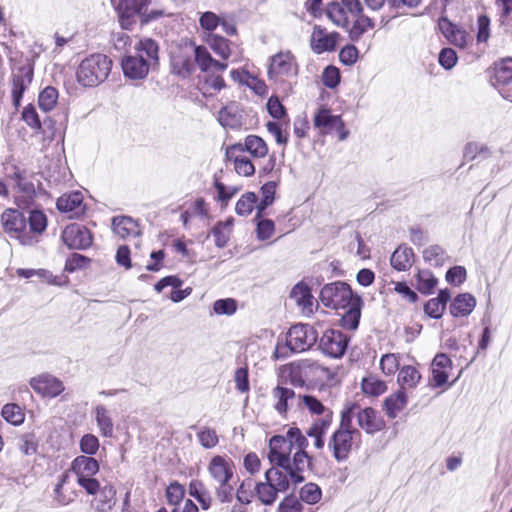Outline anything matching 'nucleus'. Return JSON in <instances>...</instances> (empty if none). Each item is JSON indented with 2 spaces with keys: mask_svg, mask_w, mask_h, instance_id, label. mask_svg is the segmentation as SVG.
I'll use <instances>...</instances> for the list:
<instances>
[{
  "mask_svg": "<svg viewBox=\"0 0 512 512\" xmlns=\"http://www.w3.org/2000/svg\"><path fill=\"white\" fill-rule=\"evenodd\" d=\"M423 259L431 266L440 267L448 260V255L440 245H431L422 252Z\"/></svg>",
  "mask_w": 512,
  "mask_h": 512,
  "instance_id": "obj_43",
  "label": "nucleus"
},
{
  "mask_svg": "<svg viewBox=\"0 0 512 512\" xmlns=\"http://www.w3.org/2000/svg\"><path fill=\"white\" fill-rule=\"evenodd\" d=\"M261 216L255 220L257 221V238L259 240H266L269 239L275 230V225L272 220L269 219H260Z\"/></svg>",
  "mask_w": 512,
  "mask_h": 512,
  "instance_id": "obj_62",
  "label": "nucleus"
},
{
  "mask_svg": "<svg viewBox=\"0 0 512 512\" xmlns=\"http://www.w3.org/2000/svg\"><path fill=\"white\" fill-rule=\"evenodd\" d=\"M207 473L214 484V494L220 504H230L234 499L236 467L227 455H214L207 464Z\"/></svg>",
  "mask_w": 512,
  "mask_h": 512,
  "instance_id": "obj_2",
  "label": "nucleus"
},
{
  "mask_svg": "<svg viewBox=\"0 0 512 512\" xmlns=\"http://www.w3.org/2000/svg\"><path fill=\"white\" fill-rule=\"evenodd\" d=\"M57 208L59 211L69 213V217H78L84 212L83 195L81 192H71L63 194L57 200Z\"/></svg>",
  "mask_w": 512,
  "mask_h": 512,
  "instance_id": "obj_26",
  "label": "nucleus"
},
{
  "mask_svg": "<svg viewBox=\"0 0 512 512\" xmlns=\"http://www.w3.org/2000/svg\"><path fill=\"white\" fill-rule=\"evenodd\" d=\"M341 39L338 32H328L322 26H314L310 36V47L316 54L334 51Z\"/></svg>",
  "mask_w": 512,
  "mask_h": 512,
  "instance_id": "obj_14",
  "label": "nucleus"
},
{
  "mask_svg": "<svg viewBox=\"0 0 512 512\" xmlns=\"http://www.w3.org/2000/svg\"><path fill=\"white\" fill-rule=\"evenodd\" d=\"M348 339L339 330L329 329L320 338L319 347L326 355L333 358H340L344 355Z\"/></svg>",
  "mask_w": 512,
  "mask_h": 512,
  "instance_id": "obj_15",
  "label": "nucleus"
},
{
  "mask_svg": "<svg viewBox=\"0 0 512 512\" xmlns=\"http://www.w3.org/2000/svg\"><path fill=\"white\" fill-rule=\"evenodd\" d=\"M290 298L301 309L304 315L310 316L313 314L314 297L306 284L302 282L296 284L290 292Z\"/></svg>",
  "mask_w": 512,
  "mask_h": 512,
  "instance_id": "obj_23",
  "label": "nucleus"
},
{
  "mask_svg": "<svg viewBox=\"0 0 512 512\" xmlns=\"http://www.w3.org/2000/svg\"><path fill=\"white\" fill-rule=\"evenodd\" d=\"M30 385L36 393L43 397L54 398L64 391L62 381L50 374H41L32 378Z\"/></svg>",
  "mask_w": 512,
  "mask_h": 512,
  "instance_id": "obj_19",
  "label": "nucleus"
},
{
  "mask_svg": "<svg viewBox=\"0 0 512 512\" xmlns=\"http://www.w3.org/2000/svg\"><path fill=\"white\" fill-rule=\"evenodd\" d=\"M18 447L23 454L34 455L38 449V441L34 434H24L19 440Z\"/></svg>",
  "mask_w": 512,
  "mask_h": 512,
  "instance_id": "obj_60",
  "label": "nucleus"
},
{
  "mask_svg": "<svg viewBox=\"0 0 512 512\" xmlns=\"http://www.w3.org/2000/svg\"><path fill=\"white\" fill-rule=\"evenodd\" d=\"M207 42L214 53H216L223 60H227L230 57L231 50L229 47V41L224 37L211 35Z\"/></svg>",
  "mask_w": 512,
  "mask_h": 512,
  "instance_id": "obj_50",
  "label": "nucleus"
},
{
  "mask_svg": "<svg viewBox=\"0 0 512 512\" xmlns=\"http://www.w3.org/2000/svg\"><path fill=\"white\" fill-rule=\"evenodd\" d=\"M1 414L7 422L13 425H19L24 421V413L20 406L16 404L4 405Z\"/></svg>",
  "mask_w": 512,
  "mask_h": 512,
  "instance_id": "obj_54",
  "label": "nucleus"
},
{
  "mask_svg": "<svg viewBox=\"0 0 512 512\" xmlns=\"http://www.w3.org/2000/svg\"><path fill=\"white\" fill-rule=\"evenodd\" d=\"M322 496L321 489L315 483H307L300 490V499L307 504H316Z\"/></svg>",
  "mask_w": 512,
  "mask_h": 512,
  "instance_id": "obj_55",
  "label": "nucleus"
},
{
  "mask_svg": "<svg viewBox=\"0 0 512 512\" xmlns=\"http://www.w3.org/2000/svg\"><path fill=\"white\" fill-rule=\"evenodd\" d=\"M438 25L441 33L451 44L460 48L466 47L469 35L465 30L453 24L447 18H441Z\"/></svg>",
  "mask_w": 512,
  "mask_h": 512,
  "instance_id": "obj_24",
  "label": "nucleus"
},
{
  "mask_svg": "<svg viewBox=\"0 0 512 512\" xmlns=\"http://www.w3.org/2000/svg\"><path fill=\"white\" fill-rule=\"evenodd\" d=\"M407 404V397L403 390H398L390 395L384 401L386 414L390 418H395L404 409Z\"/></svg>",
  "mask_w": 512,
  "mask_h": 512,
  "instance_id": "obj_38",
  "label": "nucleus"
},
{
  "mask_svg": "<svg viewBox=\"0 0 512 512\" xmlns=\"http://www.w3.org/2000/svg\"><path fill=\"white\" fill-rule=\"evenodd\" d=\"M112 69V60L101 53H94L85 57L76 71V78L84 87H96L103 83Z\"/></svg>",
  "mask_w": 512,
  "mask_h": 512,
  "instance_id": "obj_4",
  "label": "nucleus"
},
{
  "mask_svg": "<svg viewBox=\"0 0 512 512\" xmlns=\"http://www.w3.org/2000/svg\"><path fill=\"white\" fill-rule=\"evenodd\" d=\"M94 415L101 435L111 437L113 435L114 425L107 408L103 405H97L94 408Z\"/></svg>",
  "mask_w": 512,
  "mask_h": 512,
  "instance_id": "obj_37",
  "label": "nucleus"
},
{
  "mask_svg": "<svg viewBox=\"0 0 512 512\" xmlns=\"http://www.w3.org/2000/svg\"><path fill=\"white\" fill-rule=\"evenodd\" d=\"M493 80L494 85H507L512 81V58H505L494 64Z\"/></svg>",
  "mask_w": 512,
  "mask_h": 512,
  "instance_id": "obj_35",
  "label": "nucleus"
},
{
  "mask_svg": "<svg viewBox=\"0 0 512 512\" xmlns=\"http://www.w3.org/2000/svg\"><path fill=\"white\" fill-rule=\"evenodd\" d=\"M171 68L173 73L181 76H189L195 69L193 46H186L174 51L171 55Z\"/></svg>",
  "mask_w": 512,
  "mask_h": 512,
  "instance_id": "obj_17",
  "label": "nucleus"
},
{
  "mask_svg": "<svg viewBox=\"0 0 512 512\" xmlns=\"http://www.w3.org/2000/svg\"><path fill=\"white\" fill-rule=\"evenodd\" d=\"M213 310L218 315H232L237 310V302L232 298L219 299L214 302Z\"/></svg>",
  "mask_w": 512,
  "mask_h": 512,
  "instance_id": "obj_59",
  "label": "nucleus"
},
{
  "mask_svg": "<svg viewBox=\"0 0 512 512\" xmlns=\"http://www.w3.org/2000/svg\"><path fill=\"white\" fill-rule=\"evenodd\" d=\"M115 6L122 28L129 29L139 18L142 22L156 18L159 13H148L151 0H111Z\"/></svg>",
  "mask_w": 512,
  "mask_h": 512,
  "instance_id": "obj_7",
  "label": "nucleus"
},
{
  "mask_svg": "<svg viewBox=\"0 0 512 512\" xmlns=\"http://www.w3.org/2000/svg\"><path fill=\"white\" fill-rule=\"evenodd\" d=\"M242 147V152H248L253 158H264L268 154L266 142L257 135H248L243 143H236Z\"/></svg>",
  "mask_w": 512,
  "mask_h": 512,
  "instance_id": "obj_31",
  "label": "nucleus"
},
{
  "mask_svg": "<svg viewBox=\"0 0 512 512\" xmlns=\"http://www.w3.org/2000/svg\"><path fill=\"white\" fill-rule=\"evenodd\" d=\"M227 160L233 162L234 170L240 176L249 177L255 173L252 161L242 152L240 145H231L226 148Z\"/></svg>",
  "mask_w": 512,
  "mask_h": 512,
  "instance_id": "obj_20",
  "label": "nucleus"
},
{
  "mask_svg": "<svg viewBox=\"0 0 512 512\" xmlns=\"http://www.w3.org/2000/svg\"><path fill=\"white\" fill-rule=\"evenodd\" d=\"M80 450L86 456L94 455L99 449V440L93 434H85L80 440Z\"/></svg>",
  "mask_w": 512,
  "mask_h": 512,
  "instance_id": "obj_61",
  "label": "nucleus"
},
{
  "mask_svg": "<svg viewBox=\"0 0 512 512\" xmlns=\"http://www.w3.org/2000/svg\"><path fill=\"white\" fill-rule=\"evenodd\" d=\"M233 229V219L218 222L212 229V235L215 238V245L223 248L227 245Z\"/></svg>",
  "mask_w": 512,
  "mask_h": 512,
  "instance_id": "obj_40",
  "label": "nucleus"
},
{
  "mask_svg": "<svg viewBox=\"0 0 512 512\" xmlns=\"http://www.w3.org/2000/svg\"><path fill=\"white\" fill-rule=\"evenodd\" d=\"M341 418L348 419L349 425H352V420L356 419L358 426L368 434H374L384 427L383 420L373 408H362L355 402H347L344 405Z\"/></svg>",
  "mask_w": 512,
  "mask_h": 512,
  "instance_id": "obj_8",
  "label": "nucleus"
},
{
  "mask_svg": "<svg viewBox=\"0 0 512 512\" xmlns=\"http://www.w3.org/2000/svg\"><path fill=\"white\" fill-rule=\"evenodd\" d=\"M62 241L70 249L83 250L91 246L92 235L85 226L74 223L63 230Z\"/></svg>",
  "mask_w": 512,
  "mask_h": 512,
  "instance_id": "obj_16",
  "label": "nucleus"
},
{
  "mask_svg": "<svg viewBox=\"0 0 512 512\" xmlns=\"http://www.w3.org/2000/svg\"><path fill=\"white\" fill-rule=\"evenodd\" d=\"M350 286L344 282L326 284L320 292V300L326 307L341 309L348 307L356 300Z\"/></svg>",
  "mask_w": 512,
  "mask_h": 512,
  "instance_id": "obj_11",
  "label": "nucleus"
},
{
  "mask_svg": "<svg viewBox=\"0 0 512 512\" xmlns=\"http://www.w3.org/2000/svg\"><path fill=\"white\" fill-rule=\"evenodd\" d=\"M363 12L360 0L332 1L327 5V17L338 27L349 29L350 18Z\"/></svg>",
  "mask_w": 512,
  "mask_h": 512,
  "instance_id": "obj_12",
  "label": "nucleus"
},
{
  "mask_svg": "<svg viewBox=\"0 0 512 512\" xmlns=\"http://www.w3.org/2000/svg\"><path fill=\"white\" fill-rule=\"evenodd\" d=\"M218 121L223 127L235 128L239 119L230 107H223L218 113Z\"/></svg>",
  "mask_w": 512,
  "mask_h": 512,
  "instance_id": "obj_64",
  "label": "nucleus"
},
{
  "mask_svg": "<svg viewBox=\"0 0 512 512\" xmlns=\"http://www.w3.org/2000/svg\"><path fill=\"white\" fill-rule=\"evenodd\" d=\"M189 494L200 503L203 510H208L211 507V495L200 481L196 480L190 483Z\"/></svg>",
  "mask_w": 512,
  "mask_h": 512,
  "instance_id": "obj_44",
  "label": "nucleus"
},
{
  "mask_svg": "<svg viewBox=\"0 0 512 512\" xmlns=\"http://www.w3.org/2000/svg\"><path fill=\"white\" fill-rule=\"evenodd\" d=\"M33 80V68L31 66H22L11 76V96L15 108H18L25 90Z\"/></svg>",
  "mask_w": 512,
  "mask_h": 512,
  "instance_id": "obj_18",
  "label": "nucleus"
},
{
  "mask_svg": "<svg viewBox=\"0 0 512 512\" xmlns=\"http://www.w3.org/2000/svg\"><path fill=\"white\" fill-rule=\"evenodd\" d=\"M29 230L32 235L38 239V235L42 234L47 227L46 215L39 210L30 211L28 217Z\"/></svg>",
  "mask_w": 512,
  "mask_h": 512,
  "instance_id": "obj_48",
  "label": "nucleus"
},
{
  "mask_svg": "<svg viewBox=\"0 0 512 512\" xmlns=\"http://www.w3.org/2000/svg\"><path fill=\"white\" fill-rule=\"evenodd\" d=\"M360 298H356V300L349 305V310L343 316L344 326L347 328L354 330L358 327L359 319H360V308H359Z\"/></svg>",
  "mask_w": 512,
  "mask_h": 512,
  "instance_id": "obj_56",
  "label": "nucleus"
},
{
  "mask_svg": "<svg viewBox=\"0 0 512 512\" xmlns=\"http://www.w3.org/2000/svg\"><path fill=\"white\" fill-rule=\"evenodd\" d=\"M291 470L292 465H289V468L272 465L265 473V480L279 492H285L289 489L290 483H293Z\"/></svg>",
  "mask_w": 512,
  "mask_h": 512,
  "instance_id": "obj_25",
  "label": "nucleus"
},
{
  "mask_svg": "<svg viewBox=\"0 0 512 512\" xmlns=\"http://www.w3.org/2000/svg\"><path fill=\"white\" fill-rule=\"evenodd\" d=\"M3 229L11 238L19 241L21 245L32 246L38 239L28 232L25 217L15 209H6L1 215Z\"/></svg>",
  "mask_w": 512,
  "mask_h": 512,
  "instance_id": "obj_10",
  "label": "nucleus"
},
{
  "mask_svg": "<svg viewBox=\"0 0 512 512\" xmlns=\"http://www.w3.org/2000/svg\"><path fill=\"white\" fill-rule=\"evenodd\" d=\"M352 19L354 23L349 29V33L353 40L358 39L362 34L373 29L375 26L373 19L364 15L363 12H359V14L353 16Z\"/></svg>",
  "mask_w": 512,
  "mask_h": 512,
  "instance_id": "obj_42",
  "label": "nucleus"
},
{
  "mask_svg": "<svg viewBox=\"0 0 512 512\" xmlns=\"http://www.w3.org/2000/svg\"><path fill=\"white\" fill-rule=\"evenodd\" d=\"M98 471L99 463L91 456H77L71 463V474L76 476V482L87 494H96L99 490V482L94 478Z\"/></svg>",
  "mask_w": 512,
  "mask_h": 512,
  "instance_id": "obj_9",
  "label": "nucleus"
},
{
  "mask_svg": "<svg viewBox=\"0 0 512 512\" xmlns=\"http://www.w3.org/2000/svg\"><path fill=\"white\" fill-rule=\"evenodd\" d=\"M361 441L359 430L349 425L348 419H340L337 430L332 434L328 447L332 450L334 458L338 461H344L354 447H357Z\"/></svg>",
  "mask_w": 512,
  "mask_h": 512,
  "instance_id": "obj_6",
  "label": "nucleus"
},
{
  "mask_svg": "<svg viewBox=\"0 0 512 512\" xmlns=\"http://www.w3.org/2000/svg\"><path fill=\"white\" fill-rule=\"evenodd\" d=\"M318 335L314 328L308 324H297L292 326L287 335L285 344H277L274 357L279 359L287 355L286 350L291 352H303L312 347L317 341Z\"/></svg>",
  "mask_w": 512,
  "mask_h": 512,
  "instance_id": "obj_5",
  "label": "nucleus"
},
{
  "mask_svg": "<svg viewBox=\"0 0 512 512\" xmlns=\"http://www.w3.org/2000/svg\"><path fill=\"white\" fill-rule=\"evenodd\" d=\"M254 490L257 498L264 505H272L279 493L267 480L257 483Z\"/></svg>",
  "mask_w": 512,
  "mask_h": 512,
  "instance_id": "obj_45",
  "label": "nucleus"
},
{
  "mask_svg": "<svg viewBox=\"0 0 512 512\" xmlns=\"http://www.w3.org/2000/svg\"><path fill=\"white\" fill-rule=\"evenodd\" d=\"M113 232L120 238L139 237L141 234L138 223L130 217L119 216L112 220Z\"/></svg>",
  "mask_w": 512,
  "mask_h": 512,
  "instance_id": "obj_29",
  "label": "nucleus"
},
{
  "mask_svg": "<svg viewBox=\"0 0 512 512\" xmlns=\"http://www.w3.org/2000/svg\"><path fill=\"white\" fill-rule=\"evenodd\" d=\"M197 437L200 444L206 449L215 447L219 442L216 431L208 427L201 429L198 432Z\"/></svg>",
  "mask_w": 512,
  "mask_h": 512,
  "instance_id": "obj_58",
  "label": "nucleus"
},
{
  "mask_svg": "<svg viewBox=\"0 0 512 512\" xmlns=\"http://www.w3.org/2000/svg\"><path fill=\"white\" fill-rule=\"evenodd\" d=\"M314 125L320 129L321 133L327 134L335 127H341L342 119L340 116L332 115L327 109H320L314 117Z\"/></svg>",
  "mask_w": 512,
  "mask_h": 512,
  "instance_id": "obj_32",
  "label": "nucleus"
},
{
  "mask_svg": "<svg viewBox=\"0 0 512 512\" xmlns=\"http://www.w3.org/2000/svg\"><path fill=\"white\" fill-rule=\"evenodd\" d=\"M362 391L370 396H379L383 394L387 386L384 381L374 377L368 376L362 380Z\"/></svg>",
  "mask_w": 512,
  "mask_h": 512,
  "instance_id": "obj_49",
  "label": "nucleus"
},
{
  "mask_svg": "<svg viewBox=\"0 0 512 512\" xmlns=\"http://www.w3.org/2000/svg\"><path fill=\"white\" fill-rule=\"evenodd\" d=\"M308 440L297 427H290L284 435H275L269 440L268 459L274 466L292 465L291 479L297 485L305 480L304 472L310 467L306 452Z\"/></svg>",
  "mask_w": 512,
  "mask_h": 512,
  "instance_id": "obj_1",
  "label": "nucleus"
},
{
  "mask_svg": "<svg viewBox=\"0 0 512 512\" xmlns=\"http://www.w3.org/2000/svg\"><path fill=\"white\" fill-rule=\"evenodd\" d=\"M135 55L122 59L121 66L126 77L133 80L144 79L151 67L158 64L159 46L151 38L140 39L134 45Z\"/></svg>",
  "mask_w": 512,
  "mask_h": 512,
  "instance_id": "obj_3",
  "label": "nucleus"
},
{
  "mask_svg": "<svg viewBox=\"0 0 512 512\" xmlns=\"http://www.w3.org/2000/svg\"><path fill=\"white\" fill-rule=\"evenodd\" d=\"M257 201V196L253 192H247L241 196L235 206V211L240 216L249 215Z\"/></svg>",
  "mask_w": 512,
  "mask_h": 512,
  "instance_id": "obj_53",
  "label": "nucleus"
},
{
  "mask_svg": "<svg viewBox=\"0 0 512 512\" xmlns=\"http://www.w3.org/2000/svg\"><path fill=\"white\" fill-rule=\"evenodd\" d=\"M437 285V279L431 271L421 270L417 274V289L423 294H429Z\"/></svg>",
  "mask_w": 512,
  "mask_h": 512,
  "instance_id": "obj_51",
  "label": "nucleus"
},
{
  "mask_svg": "<svg viewBox=\"0 0 512 512\" xmlns=\"http://www.w3.org/2000/svg\"><path fill=\"white\" fill-rule=\"evenodd\" d=\"M272 397L274 399V408L280 415H285L289 409V403L295 397V392L287 387L277 385L272 390Z\"/></svg>",
  "mask_w": 512,
  "mask_h": 512,
  "instance_id": "obj_33",
  "label": "nucleus"
},
{
  "mask_svg": "<svg viewBox=\"0 0 512 512\" xmlns=\"http://www.w3.org/2000/svg\"><path fill=\"white\" fill-rule=\"evenodd\" d=\"M92 506L98 512H108L116 504V490L112 485L99 486Z\"/></svg>",
  "mask_w": 512,
  "mask_h": 512,
  "instance_id": "obj_30",
  "label": "nucleus"
},
{
  "mask_svg": "<svg viewBox=\"0 0 512 512\" xmlns=\"http://www.w3.org/2000/svg\"><path fill=\"white\" fill-rule=\"evenodd\" d=\"M421 380V375L418 370L411 365L403 366L398 374V383L401 387L400 390L412 389L417 386Z\"/></svg>",
  "mask_w": 512,
  "mask_h": 512,
  "instance_id": "obj_41",
  "label": "nucleus"
},
{
  "mask_svg": "<svg viewBox=\"0 0 512 512\" xmlns=\"http://www.w3.org/2000/svg\"><path fill=\"white\" fill-rule=\"evenodd\" d=\"M296 74L297 64L291 52H279L271 57L268 69V75L271 80L282 82Z\"/></svg>",
  "mask_w": 512,
  "mask_h": 512,
  "instance_id": "obj_13",
  "label": "nucleus"
},
{
  "mask_svg": "<svg viewBox=\"0 0 512 512\" xmlns=\"http://www.w3.org/2000/svg\"><path fill=\"white\" fill-rule=\"evenodd\" d=\"M414 253L407 246H399L392 254L390 262L394 269L406 271L412 266Z\"/></svg>",
  "mask_w": 512,
  "mask_h": 512,
  "instance_id": "obj_34",
  "label": "nucleus"
},
{
  "mask_svg": "<svg viewBox=\"0 0 512 512\" xmlns=\"http://www.w3.org/2000/svg\"><path fill=\"white\" fill-rule=\"evenodd\" d=\"M276 188L277 184L275 181H269L261 187L262 198L257 205L256 219H258L262 212L274 202Z\"/></svg>",
  "mask_w": 512,
  "mask_h": 512,
  "instance_id": "obj_46",
  "label": "nucleus"
},
{
  "mask_svg": "<svg viewBox=\"0 0 512 512\" xmlns=\"http://www.w3.org/2000/svg\"><path fill=\"white\" fill-rule=\"evenodd\" d=\"M298 372L307 382H327L334 377V373L317 362L305 360L298 365Z\"/></svg>",
  "mask_w": 512,
  "mask_h": 512,
  "instance_id": "obj_22",
  "label": "nucleus"
},
{
  "mask_svg": "<svg viewBox=\"0 0 512 512\" xmlns=\"http://www.w3.org/2000/svg\"><path fill=\"white\" fill-rule=\"evenodd\" d=\"M255 490L250 480L242 481L237 487L234 486V497L240 504H250Z\"/></svg>",
  "mask_w": 512,
  "mask_h": 512,
  "instance_id": "obj_52",
  "label": "nucleus"
},
{
  "mask_svg": "<svg viewBox=\"0 0 512 512\" xmlns=\"http://www.w3.org/2000/svg\"><path fill=\"white\" fill-rule=\"evenodd\" d=\"M77 497L74 489V479L70 471H66L59 477L54 488V500L61 506L72 503Z\"/></svg>",
  "mask_w": 512,
  "mask_h": 512,
  "instance_id": "obj_21",
  "label": "nucleus"
},
{
  "mask_svg": "<svg viewBox=\"0 0 512 512\" xmlns=\"http://www.w3.org/2000/svg\"><path fill=\"white\" fill-rule=\"evenodd\" d=\"M476 305L475 298L468 293L458 295L450 306V312L455 317L466 316Z\"/></svg>",
  "mask_w": 512,
  "mask_h": 512,
  "instance_id": "obj_36",
  "label": "nucleus"
},
{
  "mask_svg": "<svg viewBox=\"0 0 512 512\" xmlns=\"http://www.w3.org/2000/svg\"><path fill=\"white\" fill-rule=\"evenodd\" d=\"M58 90L52 86L45 87L39 94L38 104L42 111L49 112L53 110L58 101Z\"/></svg>",
  "mask_w": 512,
  "mask_h": 512,
  "instance_id": "obj_47",
  "label": "nucleus"
},
{
  "mask_svg": "<svg viewBox=\"0 0 512 512\" xmlns=\"http://www.w3.org/2000/svg\"><path fill=\"white\" fill-rule=\"evenodd\" d=\"M421 2L422 0H388L389 7L395 11L391 17L407 14L409 10L417 8Z\"/></svg>",
  "mask_w": 512,
  "mask_h": 512,
  "instance_id": "obj_57",
  "label": "nucleus"
},
{
  "mask_svg": "<svg viewBox=\"0 0 512 512\" xmlns=\"http://www.w3.org/2000/svg\"><path fill=\"white\" fill-rule=\"evenodd\" d=\"M399 357L396 354H385L380 360V367L386 375H393L399 368Z\"/></svg>",
  "mask_w": 512,
  "mask_h": 512,
  "instance_id": "obj_63",
  "label": "nucleus"
},
{
  "mask_svg": "<svg viewBox=\"0 0 512 512\" xmlns=\"http://www.w3.org/2000/svg\"><path fill=\"white\" fill-rule=\"evenodd\" d=\"M8 178L11 181L13 189H17V191L22 194L21 197L26 199L32 198L35 193L34 185L29 182L18 169H15L12 174H9Z\"/></svg>",
  "mask_w": 512,
  "mask_h": 512,
  "instance_id": "obj_39",
  "label": "nucleus"
},
{
  "mask_svg": "<svg viewBox=\"0 0 512 512\" xmlns=\"http://www.w3.org/2000/svg\"><path fill=\"white\" fill-rule=\"evenodd\" d=\"M194 60L204 72L224 71L227 63L215 60L204 46H193Z\"/></svg>",
  "mask_w": 512,
  "mask_h": 512,
  "instance_id": "obj_27",
  "label": "nucleus"
},
{
  "mask_svg": "<svg viewBox=\"0 0 512 512\" xmlns=\"http://www.w3.org/2000/svg\"><path fill=\"white\" fill-rule=\"evenodd\" d=\"M332 423V412L327 411L322 418L315 420L307 430V436L314 439V446L316 449H322L324 447V435L328 431Z\"/></svg>",
  "mask_w": 512,
  "mask_h": 512,
  "instance_id": "obj_28",
  "label": "nucleus"
}]
</instances>
